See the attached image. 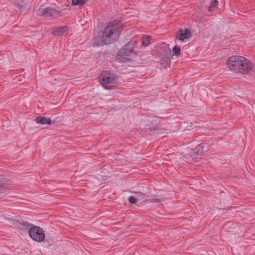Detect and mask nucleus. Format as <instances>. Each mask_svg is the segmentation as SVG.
<instances>
[{"label":"nucleus","instance_id":"9b49d317","mask_svg":"<svg viewBox=\"0 0 255 255\" xmlns=\"http://www.w3.org/2000/svg\"><path fill=\"white\" fill-rule=\"evenodd\" d=\"M149 36H144L142 40V45L146 47L150 43Z\"/></svg>","mask_w":255,"mask_h":255},{"label":"nucleus","instance_id":"f257e3e1","mask_svg":"<svg viewBox=\"0 0 255 255\" xmlns=\"http://www.w3.org/2000/svg\"><path fill=\"white\" fill-rule=\"evenodd\" d=\"M226 64L229 69L235 73L247 74L252 69L253 63L247 58L240 56L229 57Z\"/></svg>","mask_w":255,"mask_h":255},{"label":"nucleus","instance_id":"2eb2a0df","mask_svg":"<svg viewBox=\"0 0 255 255\" xmlns=\"http://www.w3.org/2000/svg\"><path fill=\"white\" fill-rule=\"evenodd\" d=\"M173 52L174 54H175L176 56H178L180 52V47H178L177 46H174L173 48Z\"/></svg>","mask_w":255,"mask_h":255},{"label":"nucleus","instance_id":"0eeeda50","mask_svg":"<svg viewBox=\"0 0 255 255\" xmlns=\"http://www.w3.org/2000/svg\"><path fill=\"white\" fill-rule=\"evenodd\" d=\"M179 35L177 36L179 40L183 41L191 36V30L189 29L186 28L184 31L181 29Z\"/></svg>","mask_w":255,"mask_h":255},{"label":"nucleus","instance_id":"dca6fc26","mask_svg":"<svg viewBox=\"0 0 255 255\" xmlns=\"http://www.w3.org/2000/svg\"><path fill=\"white\" fill-rule=\"evenodd\" d=\"M15 7L16 8H17L20 11L22 12L23 10V6L19 4H15Z\"/></svg>","mask_w":255,"mask_h":255},{"label":"nucleus","instance_id":"20e7f679","mask_svg":"<svg viewBox=\"0 0 255 255\" xmlns=\"http://www.w3.org/2000/svg\"><path fill=\"white\" fill-rule=\"evenodd\" d=\"M99 78L102 86L106 89H109L116 86V77L110 73H102Z\"/></svg>","mask_w":255,"mask_h":255},{"label":"nucleus","instance_id":"f8f14e48","mask_svg":"<svg viewBox=\"0 0 255 255\" xmlns=\"http://www.w3.org/2000/svg\"><path fill=\"white\" fill-rule=\"evenodd\" d=\"M87 0H72V4L76 5H82L86 2Z\"/></svg>","mask_w":255,"mask_h":255},{"label":"nucleus","instance_id":"f3484780","mask_svg":"<svg viewBox=\"0 0 255 255\" xmlns=\"http://www.w3.org/2000/svg\"><path fill=\"white\" fill-rule=\"evenodd\" d=\"M1 182H0V188L1 187Z\"/></svg>","mask_w":255,"mask_h":255},{"label":"nucleus","instance_id":"9d476101","mask_svg":"<svg viewBox=\"0 0 255 255\" xmlns=\"http://www.w3.org/2000/svg\"><path fill=\"white\" fill-rule=\"evenodd\" d=\"M135 198H138V201H145V195L141 192L135 193Z\"/></svg>","mask_w":255,"mask_h":255},{"label":"nucleus","instance_id":"423d86ee","mask_svg":"<svg viewBox=\"0 0 255 255\" xmlns=\"http://www.w3.org/2000/svg\"><path fill=\"white\" fill-rule=\"evenodd\" d=\"M60 13V11L52 7L45 8L40 6L36 11L38 16L44 17H50L52 19L56 18Z\"/></svg>","mask_w":255,"mask_h":255},{"label":"nucleus","instance_id":"ddd939ff","mask_svg":"<svg viewBox=\"0 0 255 255\" xmlns=\"http://www.w3.org/2000/svg\"><path fill=\"white\" fill-rule=\"evenodd\" d=\"M218 3V0H214V1H213L211 3L210 6V8H209V10L210 11H211L213 9H214L215 7H216L217 6Z\"/></svg>","mask_w":255,"mask_h":255},{"label":"nucleus","instance_id":"6e6552de","mask_svg":"<svg viewBox=\"0 0 255 255\" xmlns=\"http://www.w3.org/2000/svg\"><path fill=\"white\" fill-rule=\"evenodd\" d=\"M35 122L37 124H40L42 125H51L52 121L50 118H47L45 117L39 116L37 117L35 120Z\"/></svg>","mask_w":255,"mask_h":255},{"label":"nucleus","instance_id":"4468645a","mask_svg":"<svg viewBox=\"0 0 255 255\" xmlns=\"http://www.w3.org/2000/svg\"><path fill=\"white\" fill-rule=\"evenodd\" d=\"M128 201L131 204H136L138 202V198L135 196H130L128 198Z\"/></svg>","mask_w":255,"mask_h":255},{"label":"nucleus","instance_id":"1a4fd4ad","mask_svg":"<svg viewBox=\"0 0 255 255\" xmlns=\"http://www.w3.org/2000/svg\"><path fill=\"white\" fill-rule=\"evenodd\" d=\"M67 30V26L59 27L53 31V34L54 35H61L64 34Z\"/></svg>","mask_w":255,"mask_h":255},{"label":"nucleus","instance_id":"39448f33","mask_svg":"<svg viewBox=\"0 0 255 255\" xmlns=\"http://www.w3.org/2000/svg\"><path fill=\"white\" fill-rule=\"evenodd\" d=\"M28 234L30 237L37 242H42L45 239V234L43 230L36 226L29 228Z\"/></svg>","mask_w":255,"mask_h":255},{"label":"nucleus","instance_id":"f03ea898","mask_svg":"<svg viewBox=\"0 0 255 255\" xmlns=\"http://www.w3.org/2000/svg\"><path fill=\"white\" fill-rule=\"evenodd\" d=\"M122 28L120 21L115 20L110 22L105 28L102 36V40L106 44L110 43L118 37L119 32Z\"/></svg>","mask_w":255,"mask_h":255},{"label":"nucleus","instance_id":"7ed1b4c3","mask_svg":"<svg viewBox=\"0 0 255 255\" xmlns=\"http://www.w3.org/2000/svg\"><path fill=\"white\" fill-rule=\"evenodd\" d=\"M134 47L133 42H128L120 50L116 58L122 61L130 60L135 55Z\"/></svg>","mask_w":255,"mask_h":255}]
</instances>
